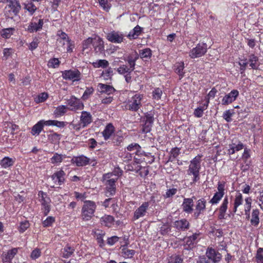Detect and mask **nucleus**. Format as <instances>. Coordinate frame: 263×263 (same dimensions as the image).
I'll list each match as a JSON object with an SVG mask.
<instances>
[{
	"label": "nucleus",
	"mask_w": 263,
	"mask_h": 263,
	"mask_svg": "<svg viewBox=\"0 0 263 263\" xmlns=\"http://www.w3.org/2000/svg\"><path fill=\"white\" fill-rule=\"evenodd\" d=\"M202 157L201 154H198L190 161L186 172L187 175L191 177V185L196 184V183L200 181L201 178L200 171L202 168L201 167Z\"/></svg>",
	"instance_id": "1"
},
{
	"label": "nucleus",
	"mask_w": 263,
	"mask_h": 263,
	"mask_svg": "<svg viewBox=\"0 0 263 263\" xmlns=\"http://www.w3.org/2000/svg\"><path fill=\"white\" fill-rule=\"evenodd\" d=\"M144 95L139 93H135L127 98L124 103L125 109L132 112H138L143 106Z\"/></svg>",
	"instance_id": "2"
},
{
	"label": "nucleus",
	"mask_w": 263,
	"mask_h": 263,
	"mask_svg": "<svg viewBox=\"0 0 263 263\" xmlns=\"http://www.w3.org/2000/svg\"><path fill=\"white\" fill-rule=\"evenodd\" d=\"M84 204L82 206L81 218L83 221H88L95 216L97 209V205L95 201L92 200L83 201Z\"/></svg>",
	"instance_id": "3"
},
{
	"label": "nucleus",
	"mask_w": 263,
	"mask_h": 263,
	"mask_svg": "<svg viewBox=\"0 0 263 263\" xmlns=\"http://www.w3.org/2000/svg\"><path fill=\"white\" fill-rule=\"evenodd\" d=\"M102 182L105 186L104 194L106 197L115 195L117 192V179L110 178V174H104L102 177Z\"/></svg>",
	"instance_id": "4"
},
{
	"label": "nucleus",
	"mask_w": 263,
	"mask_h": 263,
	"mask_svg": "<svg viewBox=\"0 0 263 263\" xmlns=\"http://www.w3.org/2000/svg\"><path fill=\"white\" fill-rule=\"evenodd\" d=\"M5 7V15L9 18H13L18 15L21 6L18 0H9Z\"/></svg>",
	"instance_id": "5"
},
{
	"label": "nucleus",
	"mask_w": 263,
	"mask_h": 263,
	"mask_svg": "<svg viewBox=\"0 0 263 263\" xmlns=\"http://www.w3.org/2000/svg\"><path fill=\"white\" fill-rule=\"evenodd\" d=\"M142 129L141 132L144 134L149 133L152 130L154 122V111H150L144 113L141 118Z\"/></svg>",
	"instance_id": "6"
},
{
	"label": "nucleus",
	"mask_w": 263,
	"mask_h": 263,
	"mask_svg": "<svg viewBox=\"0 0 263 263\" xmlns=\"http://www.w3.org/2000/svg\"><path fill=\"white\" fill-rule=\"evenodd\" d=\"M38 196L40 198L39 201L41 203V210L43 212L44 216H46L51 210V200L46 193L42 191L39 192Z\"/></svg>",
	"instance_id": "7"
},
{
	"label": "nucleus",
	"mask_w": 263,
	"mask_h": 263,
	"mask_svg": "<svg viewBox=\"0 0 263 263\" xmlns=\"http://www.w3.org/2000/svg\"><path fill=\"white\" fill-rule=\"evenodd\" d=\"M207 50V44L203 42H199L195 47L190 50L189 55L191 59L199 58L205 55Z\"/></svg>",
	"instance_id": "8"
},
{
	"label": "nucleus",
	"mask_w": 263,
	"mask_h": 263,
	"mask_svg": "<svg viewBox=\"0 0 263 263\" xmlns=\"http://www.w3.org/2000/svg\"><path fill=\"white\" fill-rule=\"evenodd\" d=\"M44 24V19L42 18V16L33 17L29 23L26 30L30 33L37 32L42 29Z\"/></svg>",
	"instance_id": "9"
},
{
	"label": "nucleus",
	"mask_w": 263,
	"mask_h": 263,
	"mask_svg": "<svg viewBox=\"0 0 263 263\" xmlns=\"http://www.w3.org/2000/svg\"><path fill=\"white\" fill-rule=\"evenodd\" d=\"M200 235V232H196L192 235L184 237L182 239L184 249L190 250L195 248Z\"/></svg>",
	"instance_id": "10"
},
{
	"label": "nucleus",
	"mask_w": 263,
	"mask_h": 263,
	"mask_svg": "<svg viewBox=\"0 0 263 263\" xmlns=\"http://www.w3.org/2000/svg\"><path fill=\"white\" fill-rule=\"evenodd\" d=\"M217 190L209 202L212 205L218 204L224 196L226 191V182L224 181H219L217 184Z\"/></svg>",
	"instance_id": "11"
},
{
	"label": "nucleus",
	"mask_w": 263,
	"mask_h": 263,
	"mask_svg": "<svg viewBox=\"0 0 263 263\" xmlns=\"http://www.w3.org/2000/svg\"><path fill=\"white\" fill-rule=\"evenodd\" d=\"M206 201L204 198L196 201L193 213V217L195 219H198L203 215L206 211Z\"/></svg>",
	"instance_id": "12"
},
{
	"label": "nucleus",
	"mask_w": 263,
	"mask_h": 263,
	"mask_svg": "<svg viewBox=\"0 0 263 263\" xmlns=\"http://www.w3.org/2000/svg\"><path fill=\"white\" fill-rule=\"evenodd\" d=\"M61 73L62 78L65 80L74 82L79 81L81 79V73L77 69L64 70L61 71Z\"/></svg>",
	"instance_id": "13"
},
{
	"label": "nucleus",
	"mask_w": 263,
	"mask_h": 263,
	"mask_svg": "<svg viewBox=\"0 0 263 263\" xmlns=\"http://www.w3.org/2000/svg\"><path fill=\"white\" fill-rule=\"evenodd\" d=\"M149 202H143L137 209L134 211L133 213L132 220L135 221L140 218L145 217L146 215L148 210L149 209Z\"/></svg>",
	"instance_id": "14"
},
{
	"label": "nucleus",
	"mask_w": 263,
	"mask_h": 263,
	"mask_svg": "<svg viewBox=\"0 0 263 263\" xmlns=\"http://www.w3.org/2000/svg\"><path fill=\"white\" fill-rule=\"evenodd\" d=\"M106 39L108 42L114 44H121L125 40L124 34L122 32L116 30L107 33Z\"/></svg>",
	"instance_id": "15"
},
{
	"label": "nucleus",
	"mask_w": 263,
	"mask_h": 263,
	"mask_svg": "<svg viewBox=\"0 0 263 263\" xmlns=\"http://www.w3.org/2000/svg\"><path fill=\"white\" fill-rule=\"evenodd\" d=\"M67 103L68 109L70 110L77 111L84 108L83 103L80 99L77 98L74 96H71L70 98L67 100Z\"/></svg>",
	"instance_id": "16"
},
{
	"label": "nucleus",
	"mask_w": 263,
	"mask_h": 263,
	"mask_svg": "<svg viewBox=\"0 0 263 263\" xmlns=\"http://www.w3.org/2000/svg\"><path fill=\"white\" fill-rule=\"evenodd\" d=\"M239 92L237 89H232L227 93L221 100V104L224 106L228 105L234 102L239 97Z\"/></svg>",
	"instance_id": "17"
},
{
	"label": "nucleus",
	"mask_w": 263,
	"mask_h": 263,
	"mask_svg": "<svg viewBox=\"0 0 263 263\" xmlns=\"http://www.w3.org/2000/svg\"><path fill=\"white\" fill-rule=\"evenodd\" d=\"M50 177L53 183L61 185L64 184L66 181V173L61 168L55 171Z\"/></svg>",
	"instance_id": "18"
},
{
	"label": "nucleus",
	"mask_w": 263,
	"mask_h": 263,
	"mask_svg": "<svg viewBox=\"0 0 263 263\" xmlns=\"http://www.w3.org/2000/svg\"><path fill=\"white\" fill-rule=\"evenodd\" d=\"M90 158L84 155H81L78 156H73L71 160V162L77 167H83L90 164Z\"/></svg>",
	"instance_id": "19"
},
{
	"label": "nucleus",
	"mask_w": 263,
	"mask_h": 263,
	"mask_svg": "<svg viewBox=\"0 0 263 263\" xmlns=\"http://www.w3.org/2000/svg\"><path fill=\"white\" fill-rule=\"evenodd\" d=\"M205 255L210 260L213 262H218L222 259L221 253L216 251L212 247H208L206 250Z\"/></svg>",
	"instance_id": "20"
},
{
	"label": "nucleus",
	"mask_w": 263,
	"mask_h": 263,
	"mask_svg": "<svg viewBox=\"0 0 263 263\" xmlns=\"http://www.w3.org/2000/svg\"><path fill=\"white\" fill-rule=\"evenodd\" d=\"M242 59L246 61L247 65L252 69L257 70L260 65L259 58L254 53H251L248 55V58Z\"/></svg>",
	"instance_id": "21"
},
{
	"label": "nucleus",
	"mask_w": 263,
	"mask_h": 263,
	"mask_svg": "<svg viewBox=\"0 0 263 263\" xmlns=\"http://www.w3.org/2000/svg\"><path fill=\"white\" fill-rule=\"evenodd\" d=\"M173 227L178 232H183L190 229V223L187 219L183 218L175 221L173 222Z\"/></svg>",
	"instance_id": "22"
},
{
	"label": "nucleus",
	"mask_w": 263,
	"mask_h": 263,
	"mask_svg": "<svg viewBox=\"0 0 263 263\" xmlns=\"http://www.w3.org/2000/svg\"><path fill=\"white\" fill-rule=\"evenodd\" d=\"M194 199H195V197L193 196L192 198H185L183 199L182 203V208L183 212L191 214V213L194 212Z\"/></svg>",
	"instance_id": "23"
},
{
	"label": "nucleus",
	"mask_w": 263,
	"mask_h": 263,
	"mask_svg": "<svg viewBox=\"0 0 263 263\" xmlns=\"http://www.w3.org/2000/svg\"><path fill=\"white\" fill-rule=\"evenodd\" d=\"M228 196H226L224 197V199L223 200L221 205L217 209L218 212V219L219 220H223L226 219V213H227V210L228 209Z\"/></svg>",
	"instance_id": "24"
},
{
	"label": "nucleus",
	"mask_w": 263,
	"mask_h": 263,
	"mask_svg": "<svg viewBox=\"0 0 263 263\" xmlns=\"http://www.w3.org/2000/svg\"><path fill=\"white\" fill-rule=\"evenodd\" d=\"M79 122L83 126V128L87 127L92 122V117L90 112L82 111L80 117Z\"/></svg>",
	"instance_id": "25"
},
{
	"label": "nucleus",
	"mask_w": 263,
	"mask_h": 263,
	"mask_svg": "<svg viewBox=\"0 0 263 263\" xmlns=\"http://www.w3.org/2000/svg\"><path fill=\"white\" fill-rule=\"evenodd\" d=\"M99 91L101 95H112L116 91L115 88L111 85L100 83L98 84Z\"/></svg>",
	"instance_id": "26"
},
{
	"label": "nucleus",
	"mask_w": 263,
	"mask_h": 263,
	"mask_svg": "<svg viewBox=\"0 0 263 263\" xmlns=\"http://www.w3.org/2000/svg\"><path fill=\"white\" fill-rule=\"evenodd\" d=\"M115 128L112 123H108L105 126L104 130L102 132V135L105 141L111 138L114 134Z\"/></svg>",
	"instance_id": "27"
},
{
	"label": "nucleus",
	"mask_w": 263,
	"mask_h": 263,
	"mask_svg": "<svg viewBox=\"0 0 263 263\" xmlns=\"http://www.w3.org/2000/svg\"><path fill=\"white\" fill-rule=\"evenodd\" d=\"M18 252V249L12 248L6 253H3L2 260L3 263H12V260Z\"/></svg>",
	"instance_id": "28"
},
{
	"label": "nucleus",
	"mask_w": 263,
	"mask_h": 263,
	"mask_svg": "<svg viewBox=\"0 0 263 263\" xmlns=\"http://www.w3.org/2000/svg\"><path fill=\"white\" fill-rule=\"evenodd\" d=\"M243 202V198L242 194L239 192H237L234 199L231 213L233 214L235 213L237 211L238 208L242 204Z\"/></svg>",
	"instance_id": "29"
},
{
	"label": "nucleus",
	"mask_w": 263,
	"mask_h": 263,
	"mask_svg": "<svg viewBox=\"0 0 263 263\" xmlns=\"http://www.w3.org/2000/svg\"><path fill=\"white\" fill-rule=\"evenodd\" d=\"M139 59V54L136 51L130 53L127 55L125 60L127 62L128 66L133 70L135 69L136 61Z\"/></svg>",
	"instance_id": "30"
},
{
	"label": "nucleus",
	"mask_w": 263,
	"mask_h": 263,
	"mask_svg": "<svg viewBox=\"0 0 263 263\" xmlns=\"http://www.w3.org/2000/svg\"><path fill=\"white\" fill-rule=\"evenodd\" d=\"M93 47L96 52L102 53L104 51V42L102 38L100 36L95 38Z\"/></svg>",
	"instance_id": "31"
},
{
	"label": "nucleus",
	"mask_w": 263,
	"mask_h": 263,
	"mask_svg": "<svg viewBox=\"0 0 263 263\" xmlns=\"http://www.w3.org/2000/svg\"><path fill=\"white\" fill-rule=\"evenodd\" d=\"M250 151V149L245 148L242 155V159L245 160V164H243L242 165L241 167V170L243 172H246L249 170V168L250 167V161L248 160V159L250 158V154L249 153Z\"/></svg>",
	"instance_id": "32"
},
{
	"label": "nucleus",
	"mask_w": 263,
	"mask_h": 263,
	"mask_svg": "<svg viewBox=\"0 0 263 263\" xmlns=\"http://www.w3.org/2000/svg\"><path fill=\"white\" fill-rule=\"evenodd\" d=\"M100 222L106 227L111 228L114 224L115 218L111 215H104L100 219Z\"/></svg>",
	"instance_id": "33"
},
{
	"label": "nucleus",
	"mask_w": 263,
	"mask_h": 263,
	"mask_svg": "<svg viewBox=\"0 0 263 263\" xmlns=\"http://www.w3.org/2000/svg\"><path fill=\"white\" fill-rule=\"evenodd\" d=\"M184 62H177L174 65L175 72L179 76V80H181L184 76L185 72L184 71Z\"/></svg>",
	"instance_id": "34"
},
{
	"label": "nucleus",
	"mask_w": 263,
	"mask_h": 263,
	"mask_svg": "<svg viewBox=\"0 0 263 263\" xmlns=\"http://www.w3.org/2000/svg\"><path fill=\"white\" fill-rule=\"evenodd\" d=\"M259 210L256 208L252 210L251 216V224L254 227H257L259 223Z\"/></svg>",
	"instance_id": "35"
},
{
	"label": "nucleus",
	"mask_w": 263,
	"mask_h": 263,
	"mask_svg": "<svg viewBox=\"0 0 263 263\" xmlns=\"http://www.w3.org/2000/svg\"><path fill=\"white\" fill-rule=\"evenodd\" d=\"M142 28L139 25L135 26L132 30H131L127 35V37L129 40H135L137 39L142 33Z\"/></svg>",
	"instance_id": "36"
},
{
	"label": "nucleus",
	"mask_w": 263,
	"mask_h": 263,
	"mask_svg": "<svg viewBox=\"0 0 263 263\" xmlns=\"http://www.w3.org/2000/svg\"><path fill=\"white\" fill-rule=\"evenodd\" d=\"M15 161V158H10L9 157H4L3 159L0 161V165L3 168H7L13 166Z\"/></svg>",
	"instance_id": "37"
},
{
	"label": "nucleus",
	"mask_w": 263,
	"mask_h": 263,
	"mask_svg": "<svg viewBox=\"0 0 263 263\" xmlns=\"http://www.w3.org/2000/svg\"><path fill=\"white\" fill-rule=\"evenodd\" d=\"M102 205L105 209L111 207L114 210H116V207L118 206L117 199L115 198L105 199L103 202H102Z\"/></svg>",
	"instance_id": "38"
},
{
	"label": "nucleus",
	"mask_w": 263,
	"mask_h": 263,
	"mask_svg": "<svg viewBox=\"0 0 263 263\" xmlns=\"http://www.w3.org/2000/svg\"><path fill=\"white\" fill-rule=\"evenodd\" d=\"M125 149L126 151L129 152V153L135 156L139 155V153L141 151V147L138 143H132L128 145Z\"/></svg>",
	"instance_id": "39"
},
{
	"label": "nucleus",
	"mask_w": 263,
	"mask_h": 263,
	"mask_svg": "<svg viewBox=\"0 0 263 263\" xmlns=\"http://www.w3.org/2000/svg\"><path fill=\"white\" fill-rule=\"evenodd\" d=\"M244 147L245 145L241 142H239L237 145L235 143L230 144L228 149V154L229 155L234 154L235 152H238L242 149Z\"/></svg>",
	"instance_id": "40"
},
{
	"label": "nucleus",
	"mask_w": 263,
	"mask_h": 263,
	"mask_svg": "<svg viewBox=\"0 0 263 263\" xmlns=\"http://www.w3.org/2000/svg\"><path fill=\"white\" fill-rule=\"evenodd\" d=\"M244 147L245 145L241 142H239L237 145L235 143L230 144L228 149V154L229 155L234 154L235 152H238L242 149Z\"/></svg>",
	"instance_id": "41"
},
{
	"label": "nucleus",
	"mask_w": 263,
	"mask_h": 263,
	"mask_svg": "<svg viewBox=\"0 0 263 263\" xmlns=\"http://www.w3.org/2000/svg\"><path fill=\"white\" fill-rule=\"evenodd\" d=\"M43 129V123L40 120L31 127L30 133L33 136H37L40 135Z\"/></svg>",
	"instance_id": "42"
},
{
	"label": "nucleus",
	"mask_w": 263,
	"mask_h": 263,
	"mask_svg": "<svg viewBox=\"0 0 263 263\" xmlns=\"http://www.w3.org/2000/svg\"><path fill=\"white\" fill-rule=\"evenodd\" d=\"M66 157L65 155L54 153L53 155L50 158V162L53 165H60L63 161V159Z\"/></svg>",
	"instance_id": "43"
},
{
	"label": "nucleus",
	"mask_w": 263,
	"mask_h": 263,
	"mask_svg": "<svg viewBox=\"0 0 263 263\" xmlns=\"http://www.w3.org/2000/svg\"><path fill=\"white\" fill-rule=\"evenodd\" d=\"M68 109L66 105H61L58 106L53 111V115L55 117L58 118L65 115Z\"/></svg>",
	"instance_id": "44"
},
{
	"label": "nucleus",
	"mask_w": 263,
	"mask_h": 263,
	"mask_svg": "<svg viewBox=\"0 0 263 263\" xmlns=\"http://www.w3.org/2000/svg\"><path fill=\"white\" fill-rule=\"evenodd\" d=\"M75 249L69 245H66L61 251V256L64 258L70 257L74 252Z\"/></svg>",
	"instance_id": "45"
},
{
	"label": "nucleus",
	"mask_w": 263,
	"mask_h": 263,
	"mask_svg": "<svg viewBox=\"0 0 263 263\" xmlns=\"http://www.w3.org/2000/svg\"><path fill=\"white\" fill-rule=\"evenodd\" d=\"M122 248L121 253L125 258H131L135 254L136 251L134 250H130L128 249L127 245H123Z\"/></svg>",
	"instance_id": "46"
},
{
	"label": "nucleus",
	"mask_w": 263,
	"mask_h": 263,
	"mask_svg": "<svg viewBox=\"0 0 263 263\" xmlns=\"http://www.w3.org/2000/svg\"><path fill=\"white\" fill-rule=\"evenodd\" d=\"M91 65L95 68H106L109 66V63L105 59H100L93 62Z\"/></svg>",
	"instance_id": "47"
},
{
	"label": "nucleus",
	"mask_w": 263,
	"mask_h": 263,
	"mask_svg": "<svg viewBox=\"0 0 263 263\" xmlns=\"http://www.w3.org/2000/svg\"><path fill=\"white\" fill-rule=\"evenodd\" d=\"M180 150L181 148L177 147L172 148L169 153L168 161L173 162L175 161L181 153Z\"/></svg>",
	"instance_id": "48"
},
{
	"label": "nucleus",
	"mask_w": 263,
	"mask_h": 263,
	"mask_svg": "<svg viewBox=\"0 0 263 263\" xmlns=\"http://www.w3.org/2000/svg\"><path fill=\"white\" fill-rule=\"evenodd\" d=\"M245 214L246 216L247 219H249L250 218V210H251L252 198L251 197H248L245 198Z\"/></svg>",
	"instance_id": "49"
},
{
	"label": "nucleus",
	"mask_w": 263,
	"mask_h": 263,
	"mask_svg": "<svg viewBox=\"0 0 263 263\" xmlns=\"http://www.w3.org/2000/svg\"><path fill=\"white\" fill-rule=\"evenodd\" d=\"M107 174H110V178L117 179L118 181L119 178L123 175V171L118 166L115 167L111 172L107 173Z\"/></svg>",
	"instance_id": "50"
},
{
	"label": "nucleus",
	"mask_w": 263,
	"mask_h": 263,
	"mask_svg": "<svg viewBox=\"0 0 263 263\" xmlns=\"http://www.w3.org/2000/svg\"><path fill=\"white\" fill-rule=\"evenodd\" d=\"M24 9L28 11L30 16H32L37 9L36 6L31 2L24 4Z\"/></svg>",
	"instance_id": "51"
},
{
	"label": "nucleus",
	"mask_w": 263,
	"mask_h": 263,
	"mask_svg": "<svg viewBox=\"0 0 263 263\" xmlns=\"http://www.w3.org/2000/svg\"><path fill=\"white\" fill-rule=\"evenodd\" d=\"M14 30L15 29L13 27L4 28L0 31V35L3 39H9L11 35L13 34Z\"/></svg>",
	"instance_id": "52"
},
{
	"label": "nucleus",
	"mask_w": 263,
	"mask_h": 263,
	"mask_svg": "<svg viewBox=\"0 0 263 263\" xmlns=\"http://www.w3.org/2000/svg\"><path fill=\"white\" fill-rule=\"evenodd\" d=\"M139 54V58L145 60L149 59L152 57V50L150 48H147L144 49L140 50Z\"/></svg>",
	"instance_id": "53"
},
{
	"label": "nucleus",
	"mask_w": 263,
	"mask_h": 263,
	"mask_svg": "<svg viewBox=\"0 0 263 263\" xmlns=\"http://www.w3.org/2000/svg\"><path fill=\"white\" fill-rule=\"evenodd\" d=\"M134 70L126 65H122L119 66L117 69V72L123 75H125L128 73H131Z\"/></svg>",
	"instance_id": "54"
},
{
	"label": "nucleus",
	"mask_w": 263,
	"mask_h": 263,
	"mask_svg": "<svg viewBox=\"0 0 263 263\" xmlns=\"http://www.w3.org/2000/svg\"><path fill=\"white\" fill-rule=\"evenodd\" d=\"M94 91L95 89L93 87H87L81 97V99L84 101L88 100L90 96L93 95Z\"/></svg>",
	"instance_id": "55"
},
{
	"label": "nucleus",
	"mask_w": 263,
	"mask_h": 263,
	"mask_svg": "<svg viewBox=\"0 0 263 263\" xmlns=\"http://www.w3.org/2000/svg\"><path fill=\"white\" fill-rule=\"evenodd\" d=\"M112 142L115 146H119L123 142L124 138L122 135L118 134H114L111 137Z\"/></svg>",
	"instance_id": "56"
},
{
	"label": "nucleus",
	"mask_w": 263,
	"mask_h": 263,
	"mask_svg": "<svg viewBox=\"0 0 263 263\" xmlns=\"http://www.w3.org/2000/svg\"><path fill=\"white\" fill-rule=\"evenodd\" d=\"M235 112L234 109H227L224 111L222 117L224 120L227 122H230L232 121V117L234 115Z\"/></svg>",
	"instance_id": "57"
},
{
	"label": "nucleus",
	"mask_w": 263,
	"mask_h": 263,
	"mask_svg": "<svg viewBox=\"0 0 263 263\" xmlns=\"http://www.w3.org/2000/svg\"><path fill=\"white\" fill-rule=\"evenodd\" d=\"M162 95V90L159 87H156L152 91V98L155 100H159Z\"/></svg>",
	"instance_id": "58"
},
{
	"label": "nucleus",
	"mask_w": 263,
	"mask_h": 263,
	"mask_svg": "<svg viewBox=\"0 0 263 263\" xmlns=\"http://www.w3.org/2000/svg\"><path fill=\"white\" fill-rule=\"evenodd\" d=\"M104 235L105 233L102 231H100V232L96 233V240L99 246L101 248L103 247L104 246V240H103Z\"/></svg>",
	"instance_id": "59"
},
{
	"label": "nucleus",
	"mask_w": 263,
	"mask_h": 263,
	"mask_svg": "<svg viewBox=\"0 0 263 263\" xmlns=\"http://www.w3.org/2000/svg\"><path fill=\"white\" fill-rule=\"evenodd\" d=\"M257 263H263V248H258L255 256Z\"/></svg>",
	"instance_id": "60"
},
{
	"label": "nucleus",
	"mask_w": 263,
	"mask_h": 263,
	"mask_svg": "<svg viewBox=\"0 0 263 263\" xmlns=\"http://www.w3.org/2000/svg\"><path fill=\"white\" fill-rule=\"evenodd\" d=\"M60 64V61L58 58H53L50 59L48 63L49 68H57L59 67Z\"/></svg>",
	"instance_id": "61"
},
{
	"label": "nucleus",
	"mask_w": 263,
	"mask_h": 263,
	"mask_svg": "<svg viewBox=\"0 0 263 263\" xmlns=\"http://www.w3.org/2000/svg\"><path fill=\"white\" fill-rule=\"evenodd\" d=\"M100 6L105 11L108 12L111 8V5L108 0H98Z\"/></svg>",
	"instance_id": "62"
},
{
	"label": "nucleus",
	"mask_w": 263,
	"mask_h": 263,
	"mask_svg": "<svg viewBox=\"0 0 263 263\" xmlns=\"http://www.w3.org/2000/svg\"><path fill=\"white\" fill-rule=\"evenodd\" d=\"M30 226V223L28 220H25L20 223L18 228V231L22 233L25 232L27 229Z\"/></svg>",
	"instance_id": "63"
},
{
	"label": "nucleus",
	"mask_w": 263,
	"mask_h": 263,
	"mask_svg": "<svg viewBox=\"0 0 263 263\" xmlns=\"http://www.w3.org/2000/svg\"><path fill=\"white\" fill-rule=\"evenodd\" d=\"M183 258L180 255H175L171 256L168 260V263H182Z\"/></svg>",
	"instance_id": "64"
}]
</instances>
